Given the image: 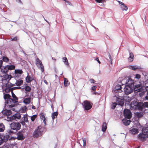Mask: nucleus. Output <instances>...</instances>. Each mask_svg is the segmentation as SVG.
Returning a JSON list of instances; mask_svg holds the SVG:
<instances>
[{
	"label": "nucleus",
	"instance_id": "obj_62",
	"mask_svg": "<svg viewBox=\"0 0 148 148\" xmlns=\"http://www.w3.org/2000/svg\"><path fill=\"white\" fill-rule=\"evenodd\" d=\"M15 84H15H15H12L11 83V84L10 85V86H11V87H12V86H15Z\"/></svg>",
	"mask_w": 148,
	"mask_h": 148
},
{
	"label": "nucleus",
	"instance_id": "obj_27",
	"mask_svg": "<svg viewBox=\"0 0 148 148\" xmlns=\"http://www.w3.org/2000/svg\"><path fill=\"white\" fill-rule=\"evenodd\" d=\"M27 109V108L25 106L21 107L19 111L21 113H25Z\"/></svg>",
	"mask_w": 148,
	"mask_h": 148
},
{
	"label": "nucleus",
	"instance_id": "obj_44",
	"mask_svg": "<svg viewBox=\"0 0 148 148\" xmlns=\"http://www.w3.org/2000/svg\"><path fill=\"white\" fill-rule=\"evenodd\" d=\"M69 82L68 80H67L66 78H64V84L65 86H66L67 84H69Z\"/></svg>",
	"mask_w": 148,
	"mask_h": 148
},
{
	"label": "nucleus",
	"instance_id": "obj_64",
	"mask_svg": "<svg viewBox=\"0 0 148 148\" xmlns=\"http://www.w3.org/2000/svg\"><path fill=\"white\" fill-rule=\"evenodd\" d=\"M32 108L33 109H35V106H32Z\"/></svg>",
	"mask_w": 148,
	"mask_h": 148
},
{
	"label": "nucleus",
	"instance_id": "obj_12",
	"mask_svg": "<svg viewBox=\"0 0 148 148\" xmlns=\"http://www.w3.org/2000/svg\"><path fill=\"white\" fill-rule=\"evenodd\" d=\"M36 63L38 68H40L42 72H43L44 71L43 65L41 60L38 58L36 59Z\"/></svg>",
	"mask_w": 148,
	"mask_h": 148
},
{
	"label": "nucleus",
	"instance_id": "obj_52",
	"mask_svg": "<svg viewBox=\"0 0 148 148\" xmlns=\"http://www.w3.org/2000/svg\"><path fill=\"white\" fill-rule=\"evenodd\" d=\"M4 141L2 139V137L0 138V145H1L4 142Z\"/></svg>",
	"mask_w": 148,
	"mask_h": 148
},
{
	"label": "nucleus",
	"instance_id": "obj_54",
	"mask_svg": "<svg viewBox=\"0 0 148 148\" xmlns=\"http://www.w3.org/2000/svg\"><path fill=\"white\" fill-rule=\"evenodd\" d=\"M141 76L139 74H136V78L139 79L140 78Z\"/></svg>",
	"mask_w": 148,
	"mask_h": 148
},
{
	"label": "nucleus",
	"instance_id": "obj_8",
	"mask_svg": "<svg viewBox=\"0 0 148 148\" xmlns=\"http://www.w3.org/2000/svg\"><path fill=\"white\" fill-rule=\"evenodd\" d=\"M21 115L19 113H17L11 116L7 117L9 121H12L14 120L17 121V119L21 118Z\"/></svg>",
	"mask_w": 148,
	"mask_h": 148
},
{
	"label": "nucleus",
	"instance_id": "obj_39",
	"mask_svg": "<svg viewBox=\"0 0 148 148\" xmlns=\"http://www.w3.org/2000/svg\"><path fill=\"white\" fill-rule=\"evenodd\" d=\"M7 66L8 67V70H14V69L15 68V66L13 65H7Z\"/></svg>",
	"mask_w": 148,
	"mask_h": 148
},
{
	"label": "nucleus",
	"instance_id": "obj_28",
	"mask_svg": "<svg viewBox=\"0 0 148 148\" xmlns=\"http://www.w3.org/2000/svg\"><path fill=\"white\" fill-rule=\"evenodd\" d=\"M142 132L143 134H147L148 133V127L146 126L143 127L142 129Z\"/></svg>",
	"mask_w": 148,
	"mask_h": 148
},
{
	"label": "nucleus",
	"instance_id": "obj_21",
	"mask_svg": "<svg viewBox=\"0 0 148 148\" xmlns=\"http://www.w3.org/2000/svg\"><path fill=\"white\" fill-rule=\"evenodd\" d=\"M122 122L124 125L127 126L129 125L131 121L130 120H128L126 119H123L122 120Z\"/></svg>",
	"mask_w": 148,
	"mask_h": 148
},
{
	"label": "nucleus",
	"instance_id": "obj_2",
	"mask_svg": "<svg viewBox=\"0 0 148 148\" xmlns=\"http://www.w3.org/2000/svg\"><path fill=\"white\" fill-rule=\"evenodd\" d=\"M46 131L45 127L40 126H38L33 133V136L35 138H37L42 135Z\"/></svg>",
	"mask_w": 148,
	"mask_h": 148
},
{
	"label": "nucleus",
	"instance_id": "obj_13",
	"mask_svg": "<svg viewBox=\"0 0 148 148\" xmlns=\"http://www.w3.org/2000/svg\"><path fill=\"white\" fill-rule=\"evenodd\" d=\"M133 91L136 92L142 91V87L141 84L135 85L133 86Z\"/></svg>",
	"mask_w": 148,
	"mask_h": 148
},
{
	"label": "nucleus",
	"instance_id": "obj_30",
	"mask_svg": "<svg viewBox=\"0 0 148 148\" xmlns=\"http://www.w3.org/2000/svg\"><path fill=\"white\" fill-rule=\"evenodd\" d=\"M10 137V135L9 134H6L3 136H2V139L4 140V142H6L8 139Z\"/></svg>",
	"mask_w": 148,
	"mask_h": 148
},
{
	"label": "nucleus",
	"instance_id": "obj_32",
	"mask_svg": "<svg viewBox=\"0 0 148 148\" xmlns=\"http://www.w3.org/2000/svg\"><path fill=\"white\" fill-rule=\"evenodd\" d=\"M130 131V132L133 134H137L138 133V130L137 128L132 129Z\"/></svg>",
	"mask_w": 148,
	"mask_h": 148
},
{
	"label": "nucleus",
	"instance_id": "obj_22",
	"mask_svg": "<svg viewBox=\"0 0 148 148\" xmlns=\"http://www.w3.org/2000/svg\"><path fill=\"white\" fill-rule=\"evenodd\" d=\"M25 137L23 136V134L21 133H19L17 135V138L19 140H23Z\"/></svg>",
	"mask_w": 148,
	"mask_h": 148
},
{
	"label": "nucleus",
	"instance_id": "obj_20",
	"mask_svg": "<svg viewBox=\"0 0 148 148\" xmlns=\"http://www.w3.org/2000/svg\"><path fill=\"white\" fill-rule=\"evenodd\" d=\"M143 113L142 112H136L135 113V117L138 119L142 117L143 116Z\"/></svg>",
	"mask_w": 148,
	"mask_h": 148
},
{
	"label": "nucleus",
	"instance_id": "obj_26",
	"mask_svg": "<svg viewBox=\"0 0 148 148\" xmlns=\"http://www.w3.org/2000/svg\"><path fill=\"white\" fill-rule=\"evenodd\" d=\"M130 56L128 58L129 61L130 62H132L133 60L134 55L130 51H129Z\"/></svg>",
	"mask_w": 148,
	"mask_h": 148
},
{
	"label": "nucleus",
	"instance_id": "obj_24",
	"mask_svg": "<svg viewBox=\"0 0 148 148\" xmlns=\"http://www.w3.org/2000/svg\"><path fill=\"white\" fill-rule=\"evenodd\" d=\"M31 98L30 97L24 99L23 102L25 104H29L31 101Z\"/></svg>",
	"mask_w": 148,
	"mask_h": 148
},
{
	"label": "nucleus",
	"instance_id": "obj_3",
	"mask_svg": "<svg viewBox=\"0 0 148 148\" xmlns=\"http://www.w3.org/2000/svg\"><path fill=\"white\" fill-rule=\"evenodd\" d=\"M130 106L133 110L138 109L140 111H142L144 108L143 103L142 102H138L135 100L131 102Z\"/></svg>",
	"mask_w": 148,
	"mask_h": 148
},
{
	"label": "nucleus",
	"instance_id": "obj_50",
	"mask_svg": "<svg viewBox=\"0 0 148 148\" xmlns=\"http://www.w3.org/2000/svg\"><path fill=\"white\" fill-rule=\"evenodd\" d=\"M95 1L97 3H103L106 1V0H95Z\"/></svg>",
	"mask_w": 148,
	"mask_h": 148
},
{
	"label": "nucleus",
	"instance_id": "obj_45",
	"mask_svg": "<svg viewBox=\"0 0 148 148\" xmlns=\"http://www.w3.org/2000/svg\"><path fill=\"white\" fill-rule=\"evenodd\" d=\"M117 103H112V104L111 105V108L112 109H114L115 108L116 105Z\"/></svg>",
	"mask_w": 148,
	"mask_h": 148
},
{
	"label": "nucleus",
	"instance_id": "obj_48",
	"mask_svg": "<svg viewBox=\"0 0 148 148\" xmlns=\"http://www.w3.org/2000/svg\"><path fill=\"white\" fill-rule=\"evenodd\" d=\"M148 83V80H147V81H145V89L147 91H148V85H146V83Z\"/></svg>",
	"mask_w": 148,
	"mask_h": 148
},
{
	"label": "nucleus",
	"instance_id": "obj_1",
	"mask_svg": "<svg viewBox=\"0 0 148 148\" xmlns=\"http://www.w3.org/2000/svg\"><path fill=\"white\" fill-rule=\"evenodd\" d=\"M11 97L8 94H4L3 98L5 100V105L4 106V109L5 108H11L14 107L16 104H17L18 101L14 100L11 98Z\"/></svg>",
	"mask_w": 148,
	"mask_h": 148
},
{
	"label": "nucleus",
	"instance_id": "obj_41",
	"mask_svg": "<svg viewBox=\"0 0 148 148\" xmlns=\"http://www.w3.org/2000/svg\"><path fill=\"white\" fill-rule=\"evenodd\" d=\"M40 118L41 120L43 119H44L45 118V114L44 113H40Z\"/></svg>",
	"mask_w": 148,
	"mask_h": 148
},
{
	"label": "nucleus",
	"instance_id": "obj_9",
	"mask_svg": "<svg viewBox=\"0 0 148 148\" xmlns=\"http://www.w3.org/2000/svg\"><path fill=\"white\" fill-rule=\"evenodd\" d=\"M82 105L84 110H90L92 107L90 102L87 100H85L82 103Z\"/></svg>",
	"mask_w": 148,
	"mask_h": 148
},
{
	"label": "nucleus",
	"instance_id": "obj_35",
	"mask_svg": "<svg viewBox=\"0 0 148 148\" xmlns=\"http://www.w3.org/2000/svg\"><path fill=\"white\" fill-rule=\"evenodd\" d=\"M58 114V112H55L53 113H52L51 115V117L52 118V119L53 121H54L55 117H57V115Z\"/></svg>",
	"mask_w": 148,
	"mask_h": 148
},
{
	"label": "nucleus",
	"instance_id": "obj_38",
	"mask_svg": "<svg viewBox=\"0 0 148 148\" xmlns=\"http://www.w3.org/2000/svg\"><path fill=\"white\" fill-rule=\"evenodd\" d=\"M2 60L3 62L4 61L6 62H9V60L8 58L5 56H4L2 57Z\"/></svg>",
	"mask_w": 148,
	"mask_h": 148
},
{
	"label": "nucleus",
	"instance_id": "obj_10",
	"mask_svg": "<svg viewBox=\"0 0 148 148\" xmlns=\"http://www.w3.org/2000/svg\"><path fill=\"white\" fill-rule=\"evenodd\" d=\"M125 93L126 95H129L133 91V87L125 85L124 88Z\"/></svg>",
	"mask_w": 148,
	"mask_h": 148
},
{
	"label": "nucleus",
	"instance_id": "obj_33",
	"mask_svg": "<svg viewBox=\"0 0 148 148\" xmlns=\"http://www.w3.org/2000/svg\"><path fill=\"white\" fill-rule=\"evenodd\" d=\"M107 128V125L106 122H104L102 126V130L103 132H105Z\"/></svg>",
	"mask_w": 148,
	"mask_h": 148
},
{
	"label": "nucleus",
	"instance_id": "obj_56",
	"mask_svg": "<svg viewBox=\"0 0 148 148\" xmlns=\"http://www.w3.org/2000/svg\"><path fill=\"white\" fill-rule=\"evenodd\" d=\"M42 122L44 123L45 125H46V118L44 119H42Z\"/></svg>",
	"mask_w": 148,
	"mask_h": 148
},
{
	"label": "nucleus",
	"instance_id": "obj_49",
	"mask_svg": "<svg viewBox=\"0 0 148 148\" xmlns=\"http://www.w3.org/2000/svg\"><path fill=\"white\" fill-rule=\"evenodd\" d=\"M21 123L23 126H25V127H26L27 126L25 122L23 120H21Z\"/></svg>",
	"mask_w": 148,
	"mask_h": 148
},
{
	"label": "nucleus",
	"instance_id": "obj_19",
	"mask_svg": "<svg viewBox=\"0 0 148 148\" xmlns=\"http://www.w3.org/2000/svg\"><path fill=\"white\" fill-rule=\"evenodd\" d=\"M15 75L14 77H20L21 75L22 74L23 72L21 70L16 69L14 71Z\"/></svg>",
	"mask_w": 148,
	"mask_h": 148
},
{
	"label": "nucleus",
	"instance_id": "obj_37",
	"mask_svg": "<svg viewBox=\"0 0 148 148\" xmlns=\"http://www.w3.org/2000/svg\"><path fill=\"white\" fill-rule=\"evenodd\" d=\"M5 129V127L2 123H0V132H3Z\"/></svg>",
	"mask_w": 148,
	"mask_h": 148
},
{
	"label": "nucleus",
	"instance_id": "obj_53",
	"mask_svg": "<svg viewBox=\"0 0 148 148\" xmlns=\"http://www.w3.org/2000/svg\"><path fill=\"white\" fill-rule=\"evenodd\" d=\"M89 81L91 84L94 83L95 82V81L93 79H90Z\"/></svg>",
	"mask_w": 148,
	"mask_h": 148
},
{
	"label": "nucleus",
	"instance_id": "obj_16",
	"mask_svg": "<svg viewBox=\"0 0 148 148\" xmlns=\"http://www.w3.org/2000/svg\"><path fill=\"white\" fill-rule=\"evenodd\" d=\"M117 104L121 106H123L124 103V100L123 98L117 97L116 99Z\"/></svg>",
	"mask_w": 148,
	"mask_h": 148
},
{
	"label": "nucleus",
	"instance_id": "obj_43",
	"mask_svg": "<svg viewBox=\"0 0 148 148\" xmlns=\"http://www.w3.org/2000/svg\"><path fill=\"white\" fill-rule=\"evenodd\" d=\"M24 89L27 92H29L31 90V87L28 86H25V87L24 88Z\"/></svg>",
	"mask_w": 148,
	"mask_h": 148
},
{
	"label": "nucleus",
	"instance_id": "obj_57",
	"mask_svg": "<svg viewBox=\"0 0 148 148\" xmlns=\"http://www.w3.org/2000/svg\"><path fill=\"white\" fill-rule=\"evenodd\" d=\"M11 40L12 41H16L17 40V37H15L13 38H11Z\"/></svg>",
	"mask_w": 148,
	"mask_h": 148
},
{
	"label": "nucleus",
	"instance_id": "obj_11",
	"mask_svg": "<svg viewBox=\"0 0 148 148\" xmlns=\"http://www.w3.org/2000/svg\"><path fill=\"white\" fill-rule=\"evenodd\" d=\"M123 115L125 118L130 119L132 116V113L129 109H125L123 112Z\"/></svg>",
	"mask_w": 148,
	"mask_h": 148
},
{
	"label": "nucleus",
	"instance_id": "obj_51",
	"mask_svg": "<svg viewBox=\"0 0 148 148\" xmlns=\"http://www.w3.org/2000/svg\"><path fill=\"white\" fill-rule=\"evenodd\" d=\"M145 100H148V91L146 92V96L145 97Z\"/></svg>",
	"mask_w": 148,
	"mask_h": 148
},
{
	"label": "nucleus",
	"instance_id": "obj_17",
	"mask_svg": "<svg viewBox=\"0 0 148 148\" xmlns=\"http://www.w3.org/2000/svg\"><path fill=\"white\" fill-rule=\"evenodd\" d=\"M118 1L120 5V6L122 11H127V7L124 3L120 1Z\"/></svg>",
	"mask_w": 148,
	"mask_h": 148
},
{
	"label": "nucleus",
	"instance_id": "obj_58",
	"mask_svg": "<svg viewBox=\"0 0 148 148\" xmlns=\"http://www.w3.org/2000/svg\"><path fill=\"white\" fill-rule=\"evenodd\" d=\"M108 57H109V58L110 60V61H111V63H112V59L111 58V55L109 53H108Z\"/></svg>",
	"mask_w": 148,
	"mask_h": 148
},
{
	"label": "nucleus",
	"instance_id": "obj_4",
	"mask_svg": "<svg viewBox=\"0 0 148 148\" xmlns=\"http://www.w3.org/2000/svg\"><path fill=\"white\" fill-rule=\"evenodd\" d=\"M21 127V125L20 123L18 122H13L10 124L11 129L8 130L7 131V132L9 134H10L14 133L12 131V130L17 131L20 130Z\"/></svg>",
	"mask_w": 148,
	"mask_h": 148
},
{
	"label": "nucleus",
	"instance_id": "obj_14",
	"mask_svg": "<svg viewBox=\"0 0 148 148\" xmlns=\"http://www.w3.org/2000/svg\"><path fill=\"white\" fill-rule=\"evenodd\" d=\"M147 137L146 135L142 133H140L138 136V139L142 142L145 141Z\"/></svg>",
	"mask_w": 148,
	"mask_h": 148
},
{
	"label": "nucleus",
	"instance_id": "obj_42",
	"mask_svg": "<svg viewBox=\"0 0 148 148\" xmlns=\"http://www.w3.org/2000/svg\"><path fill=\"white\" fill-rule=\"evenodd\" d=\"M37 115L36 114H35L34 115H33L32 116H31V120L32 121H34L35 120V119L37 118Z\"/></svg>",
	"mask_w": 148,
	"mask_h": 148
},
{
	"label": "nucleus",
	"instance_id": "obj_23",
	"mask_svg": "<svg viewBox=\"0 0 148 148\" xmlns=\"http://www.w3.org/2000/svg\"><path fill=\"white\" fill-rule=\"evenodd\" d=\"M121 86L120 85L117 84L113 89V90L115 92H118V90H121Z\"/></svg>",
	"mask_w": 148,
	"mask_h": 148
},
{
	"label": "nucleus",
	"instance_id": "obj_60",
	"mask_svg": "<svg viewBox=\"0 0 148 148\" xmlns=\"http://www.w3.org/2000/svg\"><path fill=\"white\" fill-rule=\"evenodd\" d=\"M64 1H65L66 3L67 4L69 5H71V3L69 1L65 0H64Z\"/></svg>",
	"mask_w": 148,
	"mask_h": 148
},
{
	"label": "nucleus",
	"instance_id": "obj_6",
	"mask_svg": "<svg viewBox=\"0 0 148 148\" xmlns=\"http://www.w3.org/2000/svg\"><path fill=\"white\" fill-rule=\"evenodd\" d=\"M11 77V75H8V74H5L3 75V78L2 79V83L3 84V88L7 87L8 86H6V84H6L8 83H10L9 81Z\"/></svg>",
	"mask_w": 148,
	"mask_h": 148
},
{
	"label": "nucleus",
	"instance_id": "obj_29",
	"mask_svg": "<svg viewBox=\"0 0 148 148\" xmlns=\"http://www.w3.org/2000/svg\"><path fill=\"white\" fill-rule=\"evenodd\" d=\"M23 81L22 79H19L16 80L15 84L16 86H19L23 84Z\"/></svg>",
	"mask_w": 148,
	"mask_h": 148
},
{
	"label": "nucleus",
	"instance_id": "obj_25",
	"mask_svg": "<svg viewBox=\"0 0 148 148\" xmlns=\"http://www.w3.org/2000/svg\"><path fill=\"white\" fill-rule=\"evenodd\" d=\"M8 67L7 65L4 67L2 68L1 69V71L2 72L6 74L8 73Z\"/></svg>",
	"mask_w": 148,
	"mask_h": 148
},
{
	"label": "nucleus",
	"instance_id": "obj_40",
	"mask_svg": "<svg viewBox=\"0 0 148 148\" xmlns=\"http://www.w3.org/2000/svg\"><path fill=\"white\" fill-rule=\"evenodd\" d=\"M23 118V121L26 123H27L28 122V118L27 114H25L23 115V116L22 118Z\"/></svg>",
	"mask_w": 148,
	"mask_h": 148
},
{
	"label": "nucleus",
	"instance_id": "obj_59",
	"mask_svg": "<svg viewBox=\"0 0 148 148\" xmlns=\"http://www.w3.org/2000/svg\"><path fill=\"white\" fill-rule=\"evenodd\" d=\"M3 61L2 60H0V69L1 68L2 66Z\"/></svg>",
	"mask_w": 148,
	"mask_h": 148
},
{
	"label": "nucleus",
	"instance_id": "obj_18",
	"mask_svg": "<svg viewBox=\"0 0 148 148\" xmlns=\"http://www.w3.org/2000/svg\"><path fill=\"white\" fill-rule=\"evenodd\" d=\"M25 80L27 83H30L33 80H34V79L32 75H29V73H27V75L26 77Z\"/></svg>",
	"mask_w": 148,
	"mask_h": 148
},
{
	"label": "nucleus",
	"instance_id": "obj_63",
	"mask_svg": "<svg viewBox=\"0 0 148 148\" xmlns=\"http://www.w3.org/2000/svg\"><path fill=\"white\" fill-rule=\"evenodd\" d=\"M44 83L46 84H48V82H47V81L45 80L44 81Z\"/></svg>",
	"mask_w": 148,
	"mask_h": 148
},
{
	"label": "nucleus",
	"instance_id": "obj_15",
	"mask_svg": "<svg viewBox=\"0 0 148 148\" xmlns=\"http://www.w3.org/2000/svg\"><path fill=\"white\" fill-rule=\"evenodd\" d=\"M8 109L7 108V107H6V108H5L4 109L3 108L4 110H3L2 111V113L4 115H5L7 116V117H8L10 116L11 114H12V112L10 110H7V109Z\"/></svg>",
	"mask_w": 148,
	"mask_h": 148
},
{
	"label": "nucleus",
	"instance_id": "obj_55",
	"mask_svg": "<svg viewBox=\"0 0 148 148\" xmlns=\"http://www.w3.org/2000/svg\"><path fill=\"white\" fill-rule=\"evenodd\" d=\"M97 87L95 86H93L91 88V90L93 91L95 90Z\"/></svg>",
	"mask_w": 148,
	"mask_h": 148
},
{
	"label": "nucleus",
	"instance_id": "obj_5",
	"mask_svg": "<svg viewBox=\"0 0 148 148\" xmlns=\"http://www.w3.org/2000/svg\"><path fill=\"white\" fill-rule=\"evenodd\" d=\"M122 84H125V85L131 86H133L135 83L134 80L129 77H126L125 78L123 79L121 81Z\"/></svg>",
	"mask_w": 148,
	"mask_h": 148
},
{
	"label": "nucleus",
	"instance_id": "obj_46",
	"mask_svg": "<svg viewBox=\"0 0 148 148\" xmlns=\"http://www.w3.org/2000/svg\"><path fill=\"white\" fill-rule=\"evenodd\" d=\"M82 139L83 142V146L85 147L86 145V138H83Z\"/></svg>",
	"mask_w": 148,
	"mask_h": 148
},
{
	"label": "nucleus",
	"instance_id": "obj_36",
	"mask_svg": "<svg viewBox=\"0 0 148 148\" xmlns=\"http://www.w3.org/2000/svg\"><path fill=\"white\" fill-rule=\"evenodd\" d=\"M12 93V97L13 98V99H14V100H16V101H18V97L16 96L15 94L13 92V91H10Z\"/></svg>",
	"mask_w": 148,
	"mask_h": 148
},
{
	"label": "nucleus",
	"instance_id": "obj_34",
	"mask_svg": "<svg viewBox=\"0 0 148 148\" xmlns=\"http://www.w3.org/2000/svg\"><path fill=\"white\" fill-rule=\"evenodd\" d=\"M130 68L131 69L135 71L136 69H140L141 68L139 66H137L136 65H132L130 66Z\"/></svg>",
	"mask_w": 148,
	"mask_h": 148
},
{
	"label": "nucleus",
	"instance_id": "obj_31",
	"mask_svg": "<svg viewBox=\"0 0 148 148\" xmlns=\"http://www.w3.org/2000/svg\"><path fill=\"white\" fill-rule=\"evenodd\" d=\"M62 59L64 64L66 65L67 66H69V64L67 58L66 57H64Z\"/></svg>",
	"mask_w": 148,
	"mask_h": 148
},
{
	"label": "nucleus",
	"instance_id": "obj_61",
	"mask_svg": "<svg viewBox=\"0 0 148 148\" xmlns=\"http://www.w3.org/2000/svg\"><path fill=\"white\" fill-rule=\"evenodd\" d=\"M96 60L97 61V62L99 63L100 64L101 62L99 61V58H96Z\"/></svg>",
	"mask_w": 148,
	"mask_h": 148
},
{
	"label": "nucleus",
	"instance_id": "obj_47",
	"mask_svg": "<svg viewBox=\"0 0 148 148\" xmlns=\"http://www.w3.org/2000/svg\"><path fill=\"white\" fill-rule=\"evenodd\" d=\"M144 108H148V102H145L143 103Z\"/></svg>",
	"mask_w": 148,
	"mask_h": 148
},
{
	"label": "nucleus",
	"instance_id": "obj_7",
	"mask_svg": "<svg viewBox=\"0 0 148 148\" xmlns=\"http://www.w3.org/2000/svg\"><path fill=\"white\" fill-rule=\"evenodd\" d=\"M6 84V86H7L6 88H3V90H4L6 93H8L10 91H13L14 90L19 89H21V87H14L12 88H11L10 85L11 84V83H8Z\"/></svg>",
	"mask_w": 148,
	"mask_h": 148
}]
</instances>
